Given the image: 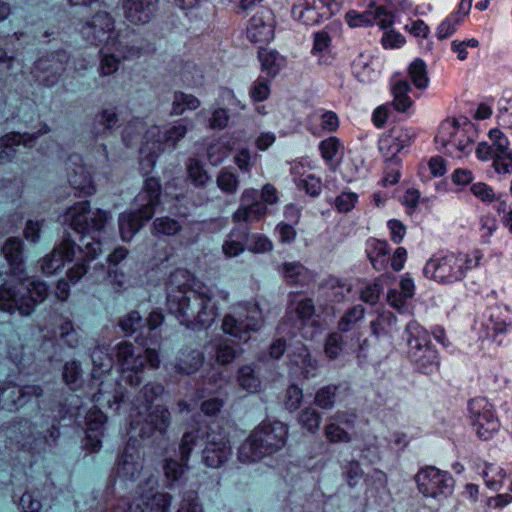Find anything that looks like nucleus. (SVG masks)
<instances>
[{"label": "nucleus", "instance_id": "nucleus-58", "mask_svg": "<svg viewBox=\"0 0 512 512\" xmlns=\"http://www.w3.org/2000/svg\"><path fill=\"white\" fill-rule=\"evenodd\" d=\"M365 316V309L362 305H354L349 308L338 322V329L341 332L350 331Z\"/></svg>", "mask_w": 512, "mask_h": 512}, {"label": "nucleus", "instance_id": "nucleus-11", "mask_svg": "<svg viewBox=\"0 0 512 512\" xmlns=\"http://www.w3.org/2000/svg\"><path fill=\"white\" fill-rule=\"evenodd\" d=\"M115 354L122 370V377L131 386H137L141 383V373L146 363L153 369L160 365L159 354L156 348L151 346L142 351L135 348L132 343L123 341L116 345Z\"/></svg>", "mask_w": 512, "mask_h": 512}, {"label": "nucleus", "instance_id": "nucleus-43", "mask_svg": "<svg viewBox=\"0 0 512 512\" xmlns=\"http://www.w3.org/2000/svg\"><path fill=\"white\" fill-rule=\"evenodd\" d=\"M258 59L261 63V69L270 78L276 77L286 66V58L274 49L260 48L258 50Z\"/></svg>", "mask_w": 512, "mask_h": 512}, {"label": "nucleus", "instance_id": "nucleus-50", "mask_svg": "<svg viewBox=\"0 0 512 512\" xmlns=\"http://www.w3.org/2000/svg\"><path fill=\"white\" fill-rule=\"evenodd\" d=\"M410 91L411 85L407 80H398L392 85L393 101L391 104L396 111L404 113L413 105V101L408 95Z\"/></svg>", "mask_w": 512, "mask_h": 512}, {"label": "nucleus", "instance_id": "nucleus-57", "mask_svg": "<svg viewBox=\"0 0 512 512\" xmlns=\"http://www.w3.org/2000/svg\"><path fill=\"white\" fill-rule=\"evenodd\" d=\"M426 64L422 59H415L409 66V77L417 89H425L429 85Z\"/></svg>", "mask_w": 512, "mask_h": 512}, {"label": "nucleus", "instance_id": "nucleus-18", "mask_svg": "<svg viewBox=\"0 0 512 512\" xmlns=\"http://www.w3.org/2000/svg\"><path fill=\"white\" fill-rule=\"evenodd\" d=\"M79 33L83 40L92 45H104L110 40L123 38L115 30L114 18L106 11L97 12L90 19L81 22Z\"/></svg>", "mask_w": 512, "mask_h": 512}, {"label": "nucleus", "instance_id": "nucleus-38", "mask_svg": "<svg viewBox=\"0 0 512 512\" xmlns=\"http://www.w3.org/2000/svg\"><path fill=\"white\" fill-rule=\"evenodd\" d=\"M352 74L362 83L374 82L379 72L373 67V56L368 52H359L351 63Z\"/></svg>", "mask_w": 512, "mask_h": 512}, {"label": "nucleus", "instance_id": "nucleus-10", "mask_svg": "<svg viewBox=\"0 0 512 512\" xmlns=\"http://www.w3.org/2000/svg\"><path fill=\"white\" fill-rule=\"evenodd\" d=\"M407 356L414 368L423 374L438 370L440 358L431 344L429 332L416 320H410L405 326Z\"/></svg>", "mask_w": 512, "mask_h": 512}, {"label": "nucleus", "instance_id": "nucleus-1", "mask_svg": "<svg viewBox=\"0 0 512 512\" xmlns=\"http://www.w3.org/2000/svg\"><path fill=\"white\" fill-rule=\"evenodd\" d=\"M167 309L181 325L193 330L209 328L218 316L215 297L227 301V291L215 290L203 283L195 282L186 269H176L167 283Z\"/></svg>", "mask_w": 512, "mask_h": 512}, {"label": "nucleus", "instance_id": "nucleus-13", "mask_svg": "<svg viewBox=\"0 0 512 512\" xmlns=\"http://www.w3.org/2000/svg\"><path fill=\"white\" fill-rule=\"evenodd\" d=\"M76 260L74 266L68 271V278L70 282L77 283L87 273V262L92 261L90 257L81 255L78 253V248L74 241L69 238L63 239V241L56 246L52 252L46 255L41 263V269L44 274L52 275L61 270L66 262Z\"/></svg>", "mask_w": 512, "mask_h": 512}, {"label": "nucleus", "instance_id": "nucleus-21", "mask_svg": "<svg viewBox=\"0 0 512 512\" xmlns=\"http://www.w3.org/2000/svg\"><path fill=\"white\" fill-rule=\"evenodd\" d=\"M192 432H199L198 443L205 438L202 460L207 467L219 468L231 458L232 448L224 432H215L214 430L203 432L199 429Z\"/></svg>", "mask_w": 512, "mask_h": 512}, {"label": "nucleus", "instance_id": "nucleus-34", "mask_svg": "<svg viewBox=\"0 0 512 512\" xmlns=\"http://www.w3.org/2000/svg\"><path fill=\"white\" fill-rule=\"evenodd\" d=\"M410 136L407 130L392 129L379 140V150L386 159H393L403 148L408 146Z\"/></svg>", "mask_w": 512, "mask_h": 512}, {"label": "nucleus", "instance_id": "nucleus-44", "mask_svg": "<svg viewBox=\"0 0 512 512\" xmlns=\"http://www.w3.org/2000/svg\"><path fill=\"white\" fill-rule=\"evenodd\" d=\"M400 291L390 289L387 293L389 304L395 309L401 310L405 306V300L412 298L415 294L414 280L409 273L404 274L399 283Z\"/></svg>", "mask_w": 512, "mask_h": 512}, {"label": "nucleus", "instance_id": "nucleus-32", "mask_svg": "<svg viewBox=\"0 0 512 512\" xmlns=\"http://www.w3.org/2000/svg\"><path fill=\"white\" fill-rule=\"evenodd\" d=\"M159 0H122L124 18L131 24L143 25L151 21Z\"/></svg>", "mask_w": 512, "mask_h": 512}, {"label": "nucleus", "instance_id": "nucleus-24", "mask_svg": "<svg viewBox=\"0 0 512 512\" xmlns=\"http://www.w3.org/2000/svg\"><path fill=\"white\" fill-rule=\"evenodd\" d=\"M67 177L71 187L79 196H90L96 192L92 179L91 167L83 163L79 154H71L65 163Z\"/></svg>", "mask_w": 512, "mask_h": 512}, {"label": "nucleus", "instance_id": "nucleus-20", "mask_svg": "<svg viewBox=\"0 0 512 512\" xmlns=\"http://www.w3.org/2000/svg\"><path fill=\"white\" fill-rule=\"evenodd\" d=\"M482 328L485 337L502 344L512 338V316L509 309L501 304H495L483 313Z\"/></svg>", "mask_w": 512, "mask_h": 512}, {"label": "nucleus", "instance_id": "nucleus-31", "mask_svg": "<svg viewBox=\"0 0 512 512\" xmlns=\"http://www.w3.org/2000/svg\"><path fill=\"white\" fill-rule=\"evenodd\" d=\"M97 385L98 391L93 395V401L102 407L118 411L125 397L123 386L111 375H105Z\"/></svg>", "mask_w": 512, "mask_h": 512}, {"label": "nucleus", "instance_id": "nucleus-35", "mask_svg": "<svg viewBox=\"0 0 512 512\" xmlns=\"http://www.w3.org/2000/svg\"><path fill=\"white\" fill-rule=\"evenodd\" d=\"M345 153L343 142L336 136L322 139V160L331 172H336Z\"/></svg>", "mask_w": 512, "mask_h": 512}, {"label": "nucleus", "instance_id": "nucleus-25", "mask_svg": "<svg viewBox=\"0 0 512 512\" xmlns=\"http://www.w3.org/2000/svg\"><path fill=\"white\" fill-rule=\"evenodd\" d=\"M199 432H186L179 445L180 461L169 458L165 460L163 470L169 482L178 481L188 469L191 451L198 446Z\"/></svg>", "mask_w": 512, "mask_h": 512}, {"label": "nucleus", "instance_id": "nucleus-40", "mask_svg": "<svg viewBox=\"0 0 512 512\" xmlns=\"http://www.w3.org/2000/svg\"><path fill=\"white\" fill-rule=\"evenodd\" d=\"M278 272L291 285H306L313 280L312 273L300 262H284L278 267Z\"/></svg>", "mask_w": 512, "mask_h": 512}, {"label": "nucleus", "instance_id": "nucleus-28", "mask_svg": "<svg viewBox=\"0 0 512 512\" xmlns=\"http://www.w3.org/2000/svg\"><path fill=\"white\" fill-rule=\"evenodd\" d=\"M49 127L43 124L41 129L37 133H8L0 138V165L12 161L15 155L25 149L31 147L33 142L43 134L49 132Z\"/></svg>", "mask_w": 512, "mask_h": 512}, {"label": "nucleus", "instance_id": "nucleus-45", "mask_svg": "<svg viewBox=\"0 0 512 512\" xmlns=\"http://www.w3.org/2000/svg\"><path fill=\"white\" fill-rule=\"evenodd\" d=\"M209 355H214L215 360L222 365L231 363L236 357V350L227 339L216 338L205 347Z\"/></svg>", "mask_w": 512, "mask_h": 512}, {"label": "nucleus", "instance_id": "nucleus-4", "mask_svg": "<svg viewBox=\"0 0 512 512\" xmlns=\"http://www.w3.org/2000/svg\"><path fill=\"white\" fill-rule=\"evenodd\" d=\"M109 219V214L101 209L92 210L88 201H81L69 207L60 216L62 225L70 227L80 235L77 246L81 258L95 259L103 250L101 233Z\"/></svg>", "mask_w": 512, "mask_h": 512}, {"label": "nucleus", "instance_id": "nucleus-61", "mask_svg": "<svg viewBox=\"0 0 512 512\" xmlns=\"http://www.w3.org/2000/svg\"><path fill=\"white\" fill-rule=\"evenodd\" d=\"M348 392L346 385H329L322 388V409L331 408L334 403L341 400Z\"/></svg>", "mask_w": 512, "mask_h": 512}, {"label": "nucleus", "instance_id": "nucleus-60", "mask_svg": "<svg viewBox=\"0 0 512 512\" xmlns=\"http://www.w3.org/2000/svg\"><path fill=\"white\" fill-rule=\"evenodd\" d=\"M288 357L294 365L305 370L306 373H309L308 367L310 365V354L304 344L296 342L293 347H290Z\"/></svg>", "mask_w": 512, "mask_h": 512}, {"label": "nucleus", "instance_id": "nucleus-2", "mask_svg": "<svg viewBox=\"0 0 512 512\" xmlns=\"http://www.w3.org/2000/svg\"><path fill=\"white\" fill-rule=\"evenodd\" d=\"M24 272L23 242L18 237H10L1 248L0 277L12 276L17 281H6L0 286V310L29 316L46 299L48 286L40 280L24 279Z\"/></svg>", "mask_w": 512, "mask_h": 512}, {"label": "nucleus", "instance_id": "nucleus-42", "mask_svg": "<svg viewBox=\"0 0 512 512\" xmlns=\"http://www.w3.org/2000/svg\"><path fill=\"white\" fill-rule=\"evenodd\" d=\"M365 250L374 269H386L389 262V246L386 241L370 238L366 242Z\"/></svg>", "mask_w": 512, "mask_h": 512}, {"label": "nucleus", "instance_id": "nucleus-64", "mask_svg": "<svg viewBox=\"0 0 512 512\" xmlns=\"http://www.w3.org/2000/svg\"><path fill=\"white\" fill-rule=\"evenodd\" d=\"M240 386L250 393L258 392L261 382L250 366H243L238 372Z\"/></svg>", "mask_w": 512, "mask_h": 512}, {"label": "nucleus", "instance_id": "nucleus-14", "mask_svg": "<svg viewBox=\"0 0 512 512\" xmlns=\"http://www.w3.org/2000/svg\"><path fill=\"white\" fill-rule=\"evenodd\" d=\"M261 327V312L255 305H238L226 314L222 322V330L239 341L247 342L250 333Z\"/></svg>", "mask_w": 512, "mask_h": 512}, {"label": "nucleus", "instance_id": "nucleus-52", "mask_svg": "<svg viewBox=\"0 0 512 512\" xmlns=\"http://www.w3.org/2000/svg\"><path fill=\"white\" fill-rule=\"evenodd\" d=\"M19 387L12 383H3L0 385V408L7 411H15L21 408L17 398Z\"/></svg>", "mask_w": 512, "mask_h": 512}, {"label": "nucleus", "instance_id": "nucleus-27", "mask_svg": "<svg viewBox=\"0 0 512 512\" xmlns=\"http://www.w3.org/2000/svg\"><path fill=\"white\" fill-rule=\"evenodd\" d=\"M267 207L259 200V192L256 189H245L240 197V205L233 213L232 220L235 223H253L265 217Z\"/></svg>", "mask_w": 512, "mask_h": 512}, {"label": "nucleus", "instance_id": "nucleus-8", "mask_svg": "<svg viewBox=\"0 0 512 512\" xmlns=\"http://www.w3.org/2000/svg\"><path fill=\"white\" fill-rule=\"evenodd\" d=\"M161 185L157 178H147L143 190L136 196L137 209L120 214L118 223L123 241H130L134 235L149 221L159 204Z\"/></svg>", "mask_w": 512, "mask_h": 512}, {"label": "nucleus", "instance_id": "nucleus-29", "mask_svg": "<svg viewBox=\"0 0 512 512\" xmlns=\"http://www.w3.org/2000/svg\"><path fill=\"white\" fill-rule=\"evenodd\" d=\"M275 21L270 9L261 8L249 20L246 34L247 38L255 44L268 43L274 38Z\"/></svg>", "mask_w": 512, "mask_h": 512}, {"label": "nucleus", "instance_id": "nucleus-53", "mask_svg": "<svg viewBox=\"0 0 512 512\" xmlns=\"http://www.w3.org/2000/svg\"><path fill=\"white\" fill-rule=\"evenodd\" d=\"M465 10H458L451 13L445 20H443L437 27L436 35L439 40L450 37L457 29V26L462 22L463 17L467 14Z\"/></svg>", "mask_w": 512, "mask_h": 512}, {"label": "nucleus", "instance_id": "nucleus-49", "mask_svg": "<svg viewBox=\"0 0 512 512\" xmlns=\"http://www.w3.org/2000/svg\"><path fill=\"white\" fill-rule=\"evenodd\" d=\"M292 16L307 26L317 24L320 20V12L316 6V0H301L293 6Z\"/></svg>", "mask_w": 512, "mask_h": 512}, {"label": "nucleus", "instance_id": "nucleus-48", "mask_svg": "<svg viewBox=\"0 0 512 512\" xmlns=\"http://www.w3.org/2000/svg\"><path fill=\"white\" fill-rule=\"evenodd\" d=\"M350 290V284L333 276L322 282V296L329 302H341Z\"/></svg>", "mask_w": 512, "mask_h": 512}, {"label": "nucleus", "instance_id": "nucleus-5", "mask_svg": "<svg viewBox=\"0 0 512 512\" xmlns=\"http://www.w3.org/2000/svg\"><path fill=\"white\" fill-rule=\"evenodd\" d=\"M163 393L164 386L160 383L150 382L143 386L132 403L137 417L130 423L131 432L143 439L166 433L170 425V412L160 405L152 409L153 402Z\"/></svg>", "mask_w": 512, "mask_h": 512}, {"label": "nucleus", "instance_id": "nucleus-37", "mask_svg": "<svg viewBox=\"0 0 512 512\" xmlns=\"http://www.w3.org/2000/svg\"><path fill=\"white\" fill-rule=\"evenodd\" d=\"M249 228L239 225L234 227L226 236L222 245V251L227 258L240 255L247 247Z\"/></svg>", "mask_w": 512, "mask_h": 512}, {"label": "nucleus", "instance_id": "nucleus-56", "mask_svg": "<svg viewBox=\"0 0 512 512\" xmlns=\"http://www.w3.org/2000/svg\"><path fill=\"white\" fill-rule=\"evenodd\" d=\"M182 229L181 224L168 216L158 217L153 221L152 233L156 236H174Z\"/></svg>", "mask_w": 512, "mask_h": 512}, {"label": "nucleus", "instance_id": "nucleus-46", "mask_svg": "<svg viewBox=\"0 0 512 512\" xmlns=\"http://www.w3.org/2000/svg\"><path fill=\"white\" fill-rule=\"evenodd\" d=\"M93 363L92 378L96 382L105 375H111L109 372L113 366V359L104 347H96L91 352Z\"/></svg>", "mask_w": 512, "mask_h": 512}, {"label": "nucleus", "instance_id": "nucleus-26", "mask_svg": "<svg viewBox=\"0 0 512 512\" xmlns=\"http://www.w3.org/2000/svg\"><path fill=\"white\" fill-rule=\"evenodd\" d=\"M143 457L138 440L131 436L117 464V477L122 481H135L143 470Z\"/></svg>", "mask_w": 512, "mask_h": 512}, {"label": "nucleus", "instance_id": "nucleus-12", "mask_svg": "<svg viewBox=\"0 0 512 512\" xmlns=\"http://www.w3.org/2000/svg\"><path fill=\"white\" fill-rule=\"evenodd\" d=\"M48 435L36 436L33 425L28 420H21L9 425L5 429V435L11 444L22 451L39 454L51 449L60 436L59 428L53 424L47 430Z\"/></svg>", "mask_w": 512, "mask_h": 512}, {"label": "nucleus", "instance_id": "nucleus-6", "mask_svg": "<svg viewBox=\"0 0 512 512\" xmlns=\"http://www.w3.org/2000/svg\"><path fill=\"white\" fill-rule=\"evenodd\" d=\"M483 256L478 249L469 253H436L424 265L423 274L439 284H453L462 281L469 271L478 268Z\"/></svg>", "mask_w": 512, "mask_h": 512}, {"label": "nucleus", "instance_id": "nucleus-9", "mask_svg": "<svg viewBox=\"0 0 512 512\" xmlns=\"http://www.w3.org/2000/svg\"><path fill=\"white\" fill-rule=\"evenodd\" d=\"M476 136L473 123L466 117H460L444 120L434 140L444 153L454 158H462L472 152Z\"/></svg>", "mask_w": 512, "mask_h": 512}, {"label": "nucleus", "instance_id": "nucleus-23", "mask_svg": "<svg viewBox=\"0 0 512 512\" xmlns=\"http://www.w3.org/2000/svg\"><path fill=\"white\" fill-rule=\"evenodd\" d=\"M158 486V479L155 475L149 474L145 477L144 485H138L137 494L139 498L133 502L140 504L145 512H170L172 496L168 493H150Z\"/></svg>", "mask_w": 512, "mask_h": 512}, {"label": "nucleus", "instance_id": "nucleus-51", "mask_svg": "<svg viewBox=\"0 0 512 512\" xmlns=\"http://www.w3.org/2000/svg\"><path fill=\"white\" fill-rule=\"evenodd\" d=\"M200 100L192 94L175 91L171 104L170 115L180 116L187 110L194 111L200 106Z\"/></svg>", "mask_w": 512, "mask_h": 512}, {"label": "nucleus", "instance_id": "nucleus-7", "mask_svg": "<svg viewBox=\"0 0 512 512\" xmlns=\"http://www.w3.org/2000/svg\"><path fill=\"white\" fill-rule=\"evenodd\" d=\"M287 434L288 428L282 422H262L239 446L238 460L250 464L276 453L284 447Z\"/></svg>", "mask_w": 512, "mask_h": 512}, {"label": "nucleus", "instance_id": "nucleus-30", "mask_svg": "<svg viewBox=\"0 0 512 512\" xmlns=\"http://www.w3.org/2000/svg\"><path fill=\"white\" fill-rule=\"evenodd\" d=\"M291 174L299 189L311 197H317L320 189L317 165H312L308 158H301L291 167Z\"/></svg>", "mask_w": 512, "mask_h": 512}, {"label": "nucleus", "instance_id": "nucleus-15", "mask_svg": "<svg viewBox=\"0 0 512 512\" xmlns=\"http://www.w3.org/2000/svg\"><path fill=\"white\" fill-rule=\"evenodd\" d=\"M490 143L481 142L476 148V156L481 161L492 160V167L498 174L512 173V150L508 138L499 130L489 132Z\"/></svg>", "mask_w": 512, "mask_h": 512}, {"label": "nucleus", "instance_id": "nucleus-3", "mask_svg": "<svg viewBox=\"0 0 512 512\" xmlns=\"http://www.w3.org/2000/svg\"><path fill=\"white\" fill-rule=\"evenodd\" d=\"M189 124L188 119L181 118L161 127L154 125L146 129L143 119L136 118L125 126L122 139L127 146H130L136 136L144 133L145 143L140 149L142 156L140 169L147 174L154 167L156 158L161 152L166 149H176L177 143L187 134Z\"/></svg>", "mask_w": 512, "mask_h": 512}, {"label": "nucleus", "instance_id": "nucleus-62", "mask_svg": "<svg viewBox=\"0 0 512 512\" xmlns=\"http://www.w3.org/2000/svg\"><path fill=\"white\" fill-rule=\"evenodd\" d=\"M186 167L188 178L195 186H203L210 180V176L199 160L189 159Z\"/></svg>", "mask_w": 512, "mask_h": 512}, {"label": "nucleus", "instance_id": "nucleus-33", "mask_svg": "<svg viewBox=\"0 0 512 512\" xmlns=\"http://www.w3.org/2000/svg\"><path fill=\"white\" fill-rule=\"evenodd\" d=\"M86 438L84 446L90 452H96L101 447L104 435L106 416L98 408L90 409L86 414Z\"/></svg>", "mask_w": 512, "mask_h": 512}, {"label": "nucleus", "instance_id": "nucleus-39", "mask_svg": "<svg viewBox=\"0 0 512 512\" xmlns=\"http://www.w3.org/2000/svg\"><path fill=\"white\" fill-rule=\"evenodd\" d=\"M23 74L21 62L6 52L0 53V89L11 87L17 81L18 75Z\"/></svg>", "mask_w": 512, "mask_h": 512}, {"label": "nucleus", "instance_id": "nucleus-17", "mask_svg": "<svg viewBox=\"0 0 512 512\" xmlns=\"http://www.w3.org/2000/svg\"><path fill=\"white\" fill-rule=\"evenodd\" d=\"M99 74L103 77L114 74L122 60H133L139 58L142 49L123 38L102 45L100 49Z\"/></svg>", "mask_w": 512, "mask_h": 512}, {"label": "nucleus", "instance_id": "nucleus-55", "mask_svg": "<svg viewBox=\"0 0 512 512\" xmlns=\"http://www.w3.org/2000/svg\"><path fill=\"white\" fill-rule=\"evenodd\" d=\"M486 486L493 491H498L502 487V481L505 478V472L502 468L484 463V468L480 472Z\"/></svg>", "mask_w": 512, "mask_h": 512}, {"label": "nucleus", "instance_id": "nucleus-47", "mask_svg": "<svg viewBox=\"0 0 512 512\" xmlns=\"http://www.w3.org/2000/svg\"><path fill=\"white\" fill-rule=\"evenodd\" d=\"M53 336L69 348H77L81 342V336L74 328L72 321L65 318H59L53 329Z\"/></svg>", "mask_w": 512, "mask_h": 512}, {"label": "nucleus", "instance_id": "nucleus-36", "mask_svg": "<svg viewBox=\"0 0 512 512\" xmlns=\"http://www.w3.org/2000/svg\"><path fill=\"white\" fill-rule=\"evenodd\" d=\"M203 353L197 349H182L173 364L175 372L184 375H190L199 370L203 365Z\"/></svg>", "mask_w": 512, "mask_h": 512}, {"label": "nucleus", "instance_id": "nucleus-63", "mask_svg": "<svg viewBox=\"0 0 512 512\" xmlns=\"http://www.w3.org/2000/svg\"><path fill=\"white\" fill-rule=\"evenodd\" d=\"M382 291L383 287L378 281H363L359 287L361 300L371 305L378 302Z\"/></svg>", "mask_w": 512, "mask_h": 512}, {"label": "nucleus", "instance_id": "nucleus-19", "mask_svg": "<svg viewBox=\"0 0 512 512\" xmlns=\"http://www.w3.org/2000/svg\"><path fill=\"white\" fill-rule=\"evenodd\" d=\"M469 417L473 429L482 440L492 438L500 428V421L494 406L484 397H477L468 403Z\"/></svg>", "mask_w": 512, "mask_h": 512}, {"label": "nucleus", "instance_id": "nucleus-59", "mask_svg": "<svg viewBox=\"0 0 512 512\" xmlns=\"http://www.w3.org/2000/svg\"><path fill=\"white\" fill-rule=\"evenodd\" d=\"M63 380L72 390H76L82 383V370L80 363L73 360L66 362L63 368Z\"/></svg>", "mask_w": 512, "mask_h": 512}, {"label": "nucleus", "instance_id": "nucleus-54", "mask_svg": "<svg viewBox=\"0 0 512 512\" xmlns=\"http://www.w3.org/2000/svg\"><path fill=\"white\" fill-rule=\"evenodd\" d=\"M218 188L226 194H235L239 188V177L229 167L222 168L216 178Z\"/></svg>", "mask_w": 512, "mask_h": 512}, {"label": "nucleus", "instance_id": "nucleus-16", "mask_svg": "<svg viewBox=\"0 0 512 512\" xmlns=\"http://www.w3.org/2000/svg\"><path fill=\"white\" fill-rule=\"evenodd\" d=\"M419 492L438 501L449 497L454 490V479L447 471L435 466L421 468L415 476Z\"/></svg>", "mask_w": 512, "mask_h": 512}, {"label": "nucleus", "instance_id": "nucleus-41", "mask_svg": "<svg viewBox=\"0 0 512 512\" xmlns=\"http://www.w3.org/2000/svg\"><path fill=\"white\" fill-rule=\"evenodd\" d=\"M119 116L117 107L108 105L95 114L92 133L95 136L104 135L118 126Z\"/></svg>", "mask_w": 512, "mask_h": 512}, {"label": "nucleus", "instance_id": "nucleus-22", "mask_svg": "<svg viewBox=\"0 0 512 512\" xmlns=\"http://www.w3.org/2000/svg\"><path fill=\"white\" fill-rule=\"evenodd\" d=\"M68 60L69 56L65 51L50 53L34 63L31 74L39 85L54 87L66 70Z\"/></svg>", "mask_w": 512, "mask_h": 512}]
</instances>
